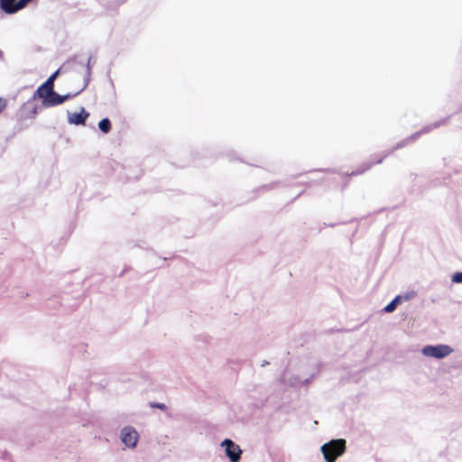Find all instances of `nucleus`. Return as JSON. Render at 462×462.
<instances>
[{
	"mask_svg": "<svg viewBox=\"0 0 462 462\" xmlns=\"http://www.w3.org/2000/svg\"><path fill=\"white\" fill-rule=\"evenodd\" d=\"M402 303V298H401V295H397L391 302H389L384 308H383V311L386 312V313H392L393 312L398 304Z\"/></svg>",
	"mask_w": 462,
	"mask_h": 462,
	"instance_id": "6e6552de",
	"label": "nucleus"
},
{
	"mask_svg": "<svg viewBox=\"0 0 462 462\" xmlns=\"http://www.w3.org/2000/svg\"><path fill=\"white\" fill-rule=\"evenodd\" d=\"M7 106V100L5 98L0 97V114L5 109Z\"/></svg>",
	"mask_w": 462,
	"mask_h": 462,
	"instance_id": "2eb2a0df",
	"label": "nucleus"
},
{
	"mask_svg": "<svg viewBox=\"0 0 462 462\" xmlns=\"http://www.w3.org/2000/svg\"><path fill=\"white\" fill-rule=\"evenodd\" d=\"M98 128L101 132L107 134L111 129V122L108 119V117H104L99 123H98Z\"/></svg>",
	"mask_w": 462,
	"mask_h": 462,
	"instance_id": "1a4fd4ad",
	"label": "nucleus"
},
{
	"mask_svg": "<svg viewBox=\"0 0 462 462\" xmlns=\"http://www.w3.org/2000/svg\"><path fill=\"white\" fill-rule=\"evenodd\" d=\"M453 352V348L448 345H428L422 347L421 353L425 356L442 359Z\"/></svg>",
	"mask_w": 462,
	"mask_h": 462,
	"instance_id": "20e7f679",
	"label": "nucleus"
},
{
	"mask_svg": "<svg viewBox=\"0 0 462 462\" xmlns=\"http://www.w3.org/2000/svg\"><path fill=\"white\" fill-rule=\"evenodd\" d=\"M155 406L160 408V409H164L165 408V405L163 403H157Z\"/></svg>",
	"mask_w": 462,
	"mask_h": 462,
	"instance_id": "f3484780",
	"label": "nucleus"
},
{
	"mask_svg": "<svg viewBox=\"0 0 462 462\" xmlns=\"http://www.w3.org/2000/svg\"><path fill=\"white\" fill-rule=\"evenodd\" d=\"M447 120L441 119V120H436L432 123H427L424 124L420 130L415 132L414 134H411L407 138L398 142L392 149L389 151H383L380 154H374L372 156L373 162H364L360 169H357L356 171H354L351 172L352 176L359 175L366 171L371 168V166L374 163H381L387 156H389L391 153H393L395 150L402 149L408 144L415 142L420 136L422 134H426L430 133L433 129L439 128L441 125H446Z\"/></svg>",
	"mask_w": 462,
	"mask_h": 462,
	"instance_id": "f03ea898",
	"label": "nucleus"
},
{
	"mask_svg": "<svg viewBox=\"0 0 462 462\" xmlns=\"http://www.w3.org/2000/svg\"><path fill=\"white\" fill-rule=\"evenodd\" d=\"M88 117H68V123L69 125H85Z\"/></svg>",
	"mask_w": 462,
	"mask_h": 462,
	"instance_id": "9b49d317",
	"label": "nucleus"
},
{
	"mask_svg": "<svg viewBox=\"0 0 462 462\" xmlns=\"http://www.w3.org/2000/svg\"><path fill=\"white\" fill-rule=\"evenodd\" d=\"M68 116H89V114L85 112L84 108L81 107L79 111H74L72 113H69Z\"/></svg>",
	"mask_w": 462,
	"mask_h": 462,
	"instance_id": "4468645a",
	"label": "nucleus"
},
{
	"mask_svg": "<svg viewBox=\"0 0 462 462\" xmlns=\"http://www.w3.org/2000/svg\"><path fill=\"white\" fill-rule=\"evenodd\" d=\"M221 447L225 448L226 456L230 462H238L241 459L242 449L233 440L229 439H224Z\"/></svg>",
	"mask_w": 462,
	"mask_h": 462,
	"instance_id": "39448f33",
	"label": "nucleus"
},
{
	"mask_svg": "<svg viewBox=\"0 0 462 462\" xmlns=\"http://www.w3.org/2000/svg\"><path fill=\"white\" fill-rule=\"evenodd\" d=\"M60 73V69L56 70L53 74H51L49 79L42 84L46 86L47 88H51L54 89V81L57 79L58 75Z\"/></svg>",
	"mask_w": 462,
	"mask_h": 462,
	"instance_id": "9d476101",
	"label": "nucleus"
},
{
	"mask_svg": "<svg viewBox=\"0 0 462 462\" xmlns=\"http://www.w3.org/2000/svg\"><path fill=\"white\" fill-rule=\"evenodd\" d=\"M121 440L128 448H135L138 440V432L132 426H126L121 430Z\"/></svg>",
	"mask_w": 462,
	"mask_h": 462,
	"instance_id": "423d86ee",
	"label": "nucleus"
},
{
	"mask_svg": "<svg viewBox=\"0 0 462 462\" xmlns=\"http://www.w3.org/2000/svg\"><path fill=\"white\" fill-rule=\"evenodd\" d=\"M400 295H401L402 302V301H408V300H412L413 298H415L416 295H417V292L415 291H407L404 294H400Z\"/></svg>",
	"mask_w": 462,
	"mask_h": 462,
	"instance_id": "f8f14e48",
	"label": "nucleus"
},
{
	"mask_svg": "<svg viewBox=\"0 0 462 462\" xmlns=\"http://www.w3.org/2000/svg\"><path fill=\"white\" fill-rule=\"evenodd\" d=\"M269 363L267 361H263V364H262V366H265L266 365H268Z\"/></svg>",
	"mask_w": 462,
	"mask_h": 462,
	"instance_id": "a211bd4d",
	"label": "nucleus"
},
{
	"mask_svg": "<svg viewBox=\"0 0 462 462\" xmlns=\"http://www.w3.org/2000/svg\"><path fill=\"white\" fill-rule=\"evenodd\" d=\"M314 375H311L310 378L301 380L297 375H291L287 373H284L282 376V382L288 386L300 388L305 384H308L310 382L313 380Z\"/></svg>",
	"mask_w": 462,
	"mask_h": 462,
	"instance_id": "0eeeda50",
	"label": "nucleus"
},
{
	"mask_svg": "<svg viewBox=\"0 0 462 462\" xmlns=\"http://www.w3.org/2000/svg\"><path fill=\"white\" fill-rule=\"evenodd\" d=\"M273 185H274V183H273V184H269V185H263V186L262 187V189H273Z\"/></svg>",
	"mask_w": 462,
	"mask_h": 462,
	"instance_id": "dca6fc26",
	"label": "nucleus"
},
{
	"mask_svg": "<svg viewBox=\"0 0 462 462\" xmlns=\"http://www.w3.org/2000/svg\"><path fill=\"white\" fill-rule=\"evenodd\" d=\"M86 86L87 82H84L75 92L61 96L56 93L54 89L42 84L32 97L24 104L23 109L27 113L39 114L43 107L58 106L65 100L77 96Z\"/></svg>",
	"mask_w": 462,
	"mask_h": 462,
	"instance_id": "f257e3e1",
	"label": "nucleus"
},
{
	"mask_svg": "<svg viewBox=\"0 0 462 462\" xmlns=\"http://www.w3.org/2000/svg\"><path fill=\"white\" fill-rule=\"evenodd\" d=\"M451 282L454 283H462V272H457L452 274Z\"/></svg>",
	"mask_w": 462,
	"mask_h": 462,
	"instance_id": "ddd939ff",
	"label": "nucleus"
},
{
	"mask_svg": "<svg viewBox=\"0 0 462 462\" xmlns=\"http://www.w3.org/2000/svg\"><path fill=\"white\" fill-rule=\"evenodd\" d=\"M346 440L343 439H332L320 448L326 462H336L337 458L342 456L346 448Z\"/></svg>",
	"mask_w": 462,
	"mask_h": 462,
	"instance_id": "7ed1b4c3",
	"label": "nucleus"
}]
</instances>
